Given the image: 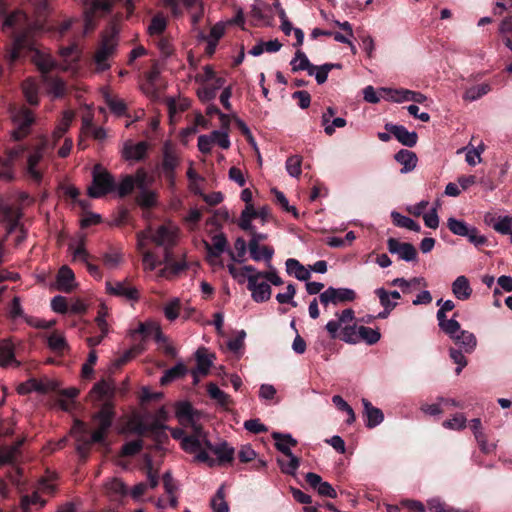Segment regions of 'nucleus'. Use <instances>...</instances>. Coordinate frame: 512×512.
<instances>
[{
  "label": "nucleus",
  "mask_w": 512,
  "mask_h": 512,
  "mask_svg": "<svg viewBox=\"0 0 512 512\" xmlns=\"http://www.w3.org/2000/svg\"><path fill=\"white\" fill-rule=\"evenodd\" d=\"M49 10V0H36L33 3L34 21L21 10L5 16L2 30L12 38V43L6 47L4 59L11 69L21 58L28 56L29 49H34L35 35L49 29L46 23Z\"/></svg>",
  "instance_id": "f257e3e1"
},
{
  "label": "nucleus",
  "mask_w": 512,
  "mask_h": 512,
  "mask_svg": "<svg viewBox=\"0 0 512 512\" xmlns=\"http://www.w3.org/2000/svg\"><path fill=\"white\" fill-rule=\"evenodd\" d=\"M89 394L94 402H102L99 410L92 415L96 429L91 433L92 441L101 444L105 441L116 416L113 402L115 384L113 381L101 380L93 386Z\"/></svg>",
  "instance_id": "f03ea898"
},
{
  "label": "nucleus",
  "mask_w": 512,
  "mask_h": 512,
  "mask_svg": "<svg viewBox=\"0 0 512 512\" xmlns=\"http://www.w3.org/2000/svg\"><path fill=\"white\" fill-rule=\"evenodd\" d=\"M192 426L193 432L189 435H185L182 439L181 448L189 454H194V460L201 463L208 464L209 467L215 465V460L210 457L208 452L205 450V442L207 439L206 432L202 425L197 424L195 419L193 422H189Z\"/></svg>",
  "instance_id": "7ed1b4c3"
},
{
  "label": "nucleus",
  "mask_w": 512,
  "mask_h": 512,
  "mask_svg": "<svg viewBox=\"0 0 512 512\" xmlns=\"http://www.w3.org/2000/svg\"><path fill=\"white\" fill-rule=\"evenodd\" d=\"M120 29L116 23H111L101 35V41L94 54V62L98 71L110 68L109 59L116 53Z\"/></svg>",
  "instance_id": "20e7f679"
},
{
  "label": "nucleus",
  "mask_w": 512,
  "mask_h": 512,
  "mask_svg": "<svg viewBox=\"0 0 512 512\" xmlns=\"http://www.w3.org/2000/svg\"><path fill=\"white\" fill-rule=\"evenodd\" d=\"M117 183L113 175L100 164H96L92 171V184L87 193L91 198L98 199L116 191Z\"/></svg>",
  "instance_id": "39448f33"
},
{
  "label": "nucleus",
  "mask_w": 512,
  "mask_h": 512,
  "mask_svg": "<svg viewBox=\"0 0 512 512\" xmlns=\"http://www.w3.org/2000/svg\"><path fill=\"white\" fill-rule=\"evenodd\" d=\"M56 492V486L49 480L41 479L36 489L31 495H23L20 500V508L22 512H31L33 509L39 510L43 508L47 500L43 496H53Z\"/></svg>",
  "instance_id": "423d86ee"
},
{
  "label": "nucleus",
  "mask_w": 512,
  "mask_h": 512,
  "mask_svg": "<svg viewBox=\"0 0 512 512\" xmlns=\"http://www.w3.org/2000/svg\"><path fill=\"white\" fill-rule=\"evenodd\" d=\"M179 164L180 157L175 147L170 142H166L163 146L161 169L167 185L171 190H174L176 186V169Z\"/></svg>",
  "instance_id": "0eeeda50"
},
{
  "label": "nucleus",
  "mask_w": 512,
  "mask_h": 512,
  "mask_svg": "<svg viewBox=\"0 0 512 512\" xmlns=\"http://www.w3.org/2000/svg\"><path fill=\"white\" fill-rule=\"evenodd\" d=\"M15 128L11 132L14 141H21L31 133V127L35 123L34 113L23 106L13 114Z\"/></svg>",
  "instance_id": "6e6552de"
},
{
  "label": "nucleus",
  "mask_w": 512,
  "mask_h": 512,
  "mask_svg": "<svg viewBox=\"0 0 512 512\" xmlns=\"http://www.w3.org/2000/svg\"><path fill=\"white\" fill-rule=\"evenodd\" d=\"M355 299V291L349 288L329 287L319 295V300L324 306H327L329 303L337 305L339 303L352 302Z\"/></svg>",
  "instance_id": "1a4fd4ad"
},
{
  "label": "nucleus",
  "mask_w": 512,
  "mask_h": 512,
  "mask_svg": "<svg viewBox=\"0 0 512 512\" xmlns=\"http://www.w3.org/2000/svg\"><path fill=\"white\" fill-rule=\"evenodd\" d=\"M27 147L25 145H17L12 148H7L5 150V157L0 156V166L4 169L3 172L0 171V175L5 177L7 180L11 181L14 179L13 175V166L14 162L19 159L23 153L26 151Z\"/></svg>",
  "instance_id": "9d476101"
},
{
  "label": "nucleus",
  "mask_w": 512,
  "mask_h": 512,
  "mask_svg": "<svg viewBox=\"0 0 512 512\" xmlns=\"http://www.w3.org/2000/svg\"><path fill=\"white\" fill-rule=\"evenodd\" d=\"M256 274L247 277V289L251 291L252 299L257 303L266 302L271 297V287L267 282H259Z\"/></svg>",
  "instance_id": "9b49d317"
},
{
  "label": "nucleus",
  "mask_w": 512,
  "mask_h": 512,
  "mask_svg": "<svg viewBox=\"0 0 512 512\" xmlns=\"http://www.w3.org/2000/svg\"><path fill=\"white\" fill-rule=\"evenodd\" d=\"M106 291L111 295L123 297L129 301H138L140 298L139 291L131 286L128 281H116L115 283L107 281Z\"/></svg>",
  "instance_id": "f8f14e48"
},
{
  "label": "nucleus",
  "mask_w": 512,
  "mask_h": 512,
  "mask_svg": "<svg viewBox=\"0 0 512 512\" xmlns=\"http://www.w3.org/2000/svg\"><path fill=\"white\" fill-rule=\"evenodd\" d=\"M387 247L390 253L398 254L402 260L411 262L417 259V250L411 243L400 242L395 238H389L387 240Z\"/></svg>",
  "instance_id": "ddd939ff"
},
{
  "label": "nucleus",
  "mask_w": 512,
  "mask_h": 512,
  "mask_svg": "<svg viewBox=\"0 0 512 512\" xmlns=\"http://www.w3.org/2000/svg\"><path fill=\"white\" fill-rule=\"evenodd\" d=\"M28 55H30L31 61L36 65L43 76L47 75L55 67L54 60L49 54L43 52L37 47L35 39L34 49H29Z\"/></svg>",
  "instance_id": "4468645a"
},
{
  "label": "nucleus",
  "mask_w": 512,
  "mask_h": 512,
  "mask_svg": "<svg viewBox=\"0 0 512 512\" xmlns=\"http://www.w3.org/2000/svg\"><path fill=\"white\" fill-rule=\"evenodd\" d=\"M43 155L44 145L41 144L35 147V149L32 151V153L29 154L27 158V173L30 178L37 184H40L43 179L42 172L36 168L39 162L42 160Z\"/></svg>",
  "instance_id": "2eb2a0df"
},
{
  "label": "nucleus",
  "mask_w": 512,
  "mask_h": 512,
  "mask_svg": "<svg viewBox=\"0 0 512 512\" xmlns=\"http://www.w3.org/2000/svg\"><path fill=\"white\" fill-rule=\"evenodd\" d=\"M385 129L391 133L402 145L414 147L417 144L418 135L416 132L408 131L402 125L387 123Z\"/></svg>",
  "instance_id": "dca6fc26"
},
{
  "label": "nucleus",
  "mask_w": 512,
  "mask_h": 512,
  "mask_svg": "<svg viewBox=\"0 0 512 512\" xmlns=\"http://www.w3.org/2000/svg\"><path fill=\"white\" fill-rule=\"evenodd\" d=\"M149 149V144L146 141H140L133 144L132 141H127L122 150V157L125 160L142 161L146 158Z\"/></svg>",
  "instance_id": "f3484780"
},
{
  "label": "nucleus",
  "mask_w": 512,
  "mask_h": 512,
  "mask_svg": "<svg viewBox=\"0 0 512 512\" xmlns=\"http://www.w3.org/2000/svg\"><path fill=\"white\" fill-rule=\"evenodd\" d=\"M112 10V2L110 0H92L91 5L85 11V30H93L95 23L94 17L96 12L102 11L108 13Z\"/></svg>",
  "instance_id": "a211bd4d"
},
{
  "label": "nucleus",
  "mask_w": 512,
  "mask_h": 512,
  "mask_svg": "<svg viewBox=\"0 0 512 512\" xmlns=\"http://www.w3.org/2000/svg\"><path fill=\"white\" fill-rule=\"evenodd\" d=\"M205 450L213 452L217 456L219 464L231 463L234 460L235 450L225 441L216 446L210 441H206Z\"/></svg>",
  "instance_id": "6ab92c4d"
},
{
  "label": "nucleus",
  "mask_w": 512,
  "mask_h": 512,
  "mask_svg": "<svg viewBox=\"0 0 512 512\" xmlns=\"http://www.w3.org/2000/svg\"><path fill=\"white\" fill-rule=\"evenodd\" d=\"M226 79L224 77L217 78L214 81L203 84L202 87L198 88L197 96L202 102H210L215 99L219 89L224 87Z\"/></svg>",
  "instance_id": "aec40b11"
},
{
  "label": "nucleus",
  "mask_w": 512,
  "mask_h": 512,
  "mask_svg": "<svg viewBox=\"0 0 512 512\" xmlns=\"http://www.w3.org/2000/svg\"><path fill=\"white\" fill-rule=\"evenodd\" d=\"M21 90L25 100L31 106H38L39 99V86L32 78L25 79L21 84Z\"/></svg>",
  "instance_id": "412c9836"
},
{
  "label": "nucleus",
  "mask_w": 512,
  "mask_h": 512,
  "mask_svg": "<svg viewBox=\"0 0 512 512\" xmlns=\"http://www.w3.org/2000/svg\"><path fill=\"white\" fill-rule=\"evenodd\" d=\"M290 65L292 67V72L306 70L310 76L314 75L316 70V65L312 64L307 58L306 54L301 50L296 51L294 58L290 62Z\"/></svg>",
  "instance_id": "4be33fe9"
},
{
  "label": "nucleus",
  "mask_w": 512,
  "mask_h": 512,
  "mask_svg": "<svg viewBox=\"0 0 512 512\" xmlns=\"http://www.w3.org/2000/svg\"><path fill=\"white\" fill-rule=\"evenodd\" d=\"M452 293L459 300H467L471 297L472 288L466 276H458L452 283Z\"/></svg>",
  "instance_id": "5701e85b"
},
{
  "label": "nucleus",
  "mask_w": 512,
  "mask_h": 512,
  "mask_svg": "<svg viewBox=\"0 0 512 512\" xmlns=\"http://www.w3.org/2000/svg\"><path fill=\"white\" fill-rule=\"evenodd\" d=\"M75 279L74 272L68 266H62L57 274V288L60 291L70 293L73 288Z\"/></svg>",
  "instance_id": "b1692460"
},
{
  "label": "nucleus",
  "mask_w": 512,
  "mask_h": 512,
  "mask_svg": "<svg viewBox=\"0 0 512 512\" xmlns=\"http://www.w3.org/2000/svg\"><path fill=\"white\" fill-rule=\"evenodd\" d=\"M362 403L367 417L366 426L368 428H374L383 422L384 414L379 408L374 407L367 399H362Z\"/></svg>",
  "instance_id": "393cba45"
},
{
  "label": "nucleus",
  "mask_w": 512,
  "mask_h": 512,
  "mask_svg": "<svg viewBox=\"0 0 512 512\" xmlns=\"http://www.w3.org/2000/svg\"><path fill=\"white\" fill-rule=\"evenodd\" d=\"M394 158L398 163L403 165L401 173H408L412 171L416 167L418 160L416 154L407 149H401L400 151H398L395 154Z\"/></svg>",
  "instance_id": "a878e982"
},
{
  "label": "nucleus",
  "mask_w": 512,
  "mask_h": 512,
  "mask_svg": "<svg viewBox=\"0 0 512 512\" xmlns=\"http://www.w3.org/2000/svg\"><path fill=\"white\" fill-rule=\"evenodd\" d=\"M151 240L157 246L176 244V235L175 232L169 227L166 225H161L158 227L155 234L151 236Z\"/></svg>",
  "instance_id": "bb28decb"
},
{
  "label": "nucleus",
  "mask_w": 512,
  "mask_h": 512,
  "mask_svg": "<svg viewBox=\"0 0 512 512\" xmlns=\"http://www.w3.org/2000/svg\"><path fill=\"white\" fill-rule=\"evenodd\" d=\"M213 358L214 355L208 354L205 348H199L195 353V359L197 362V366L195 369L198 370L202 376L208 375L210 368L213 364Z\"/></svg>",
  "instance_id": "cd10ccee"
},
{
  "label": "nucleus",
  "mask_w": 512,
  "mask_h": 512,
  "mask_svg": "<svg viewBox=\"0 0 512 512\" xmlns=\"http://www.w3.org/2000/svg\"><path fill=\"white\" fill-rule=\"evenodd\" d=\"M456 345L460 346L466 353H472L477 345L475 335L469 331L462 330L454 338Z\"/></svg>",
  "instance_id": "c85d7f7f"
},
{
  "label": "nucleus",
  "mask_w": 512,
  "mask_h": 512,
  "mask_svg": "<svg viewBox=\"0 0 512 512\" xmlns=\"http://www.w3.org/2000/svg\"><path fill=\"white\" fill-rule=\"evenodd\" d=\"M213 244L205 242V248L210 257L218 258L226 250L228 241L225 234L220 233L212 238Z\"/></svg>",
  "instance_id": "c756f323"
},
{
  "label": "nucleus",
  "mask_w": 512,
  "mask_h": 512,
  "mask_svg": "<svg viewBox=\"0 0 512 512\" xmlns=\"http://www.w3.org/2000/svg\"><path fill=\"white\" fill-rule=\"evenodd\" d=\"M149 438L155 442V448L158 449L161 444H164L169 440L166 433V426L159 421H153L149 423Z\"/></svg>",
  "instance_id": "7c9ffc66"
},
{
  "label": "nucleus",
  "mask_w": 512,
  "mask_h": 512,
  "mask_svg": "<svg viewBox=\"0 0 512 512\" xmlns=\"http://www.w3.org/2000/svg\"><path fill=\"white\" fill-rule=\"evenodd\" d=\"M286 271L288 274H293L300 281H308L311 277L310 271L294 258L286 260Z\"/></svg>",
  "instance_id": "2f4dec72"
},
{
  "label": "nucleus",
  "mask_w": 512,
  "mask_h": 512,
  "mask_svg": "<svg viewBox=\"0 0 512 512\" xmlns=\"http://www.w3.org/2000/svg\"><path fill=\"white\" fill-rule=\"evenodd\" d=\"M175 414L180 422L187 421L189 423L193 422L198 412L193 408L190 402L179 401L175 405Z\"/></svg>",
  "instance_id": "473e14b6"
},
{
  "label": "nucleus",
  "mask_w": 512,
  "mask_h": 512,
  "mask_svg": "<svg viewBox=\"0 0 512 512\" xmlns=\"http://www.w3.org/2000/svg\"><path fill=\"white\" fill-rule=\"evenodd\" d=\"M188 372L186 365L182 362L176 364L174 367L165 371L164 375L160 379V384L166 386L169 383L183 378Z\"/></svg>",
  "instance_id": "72a5a7b5"
},
{
  "label": "nucleus",
  "mask_w": 512,
  "mask_h": 512,
  "mask_svg": "<svg viewBox=\"0 0 512 512\" xmlns=\"http://www.w3.org/2000/svg\"><path fill=\"white\" fill-rule=\"evenodd\" d=\"M106 490L112 500H120L127 495V487L118 478H113L106 484Z\"/></svg>",
  "instance_id": "f704fd0d"
},
{
  "label": "nucleus",
  "mask_w": 512,
  "mask_h": 512,
  "mask_svg": "<svg viewBox=\"0 0 512 512\" xmlns=\"http://www.w3.org/2000/svg\"><path fill=\"white\" fill-rule=\"evenodd\" d=\"M15 360L14 345L8 339L0 340V366H7Z\"/></svg>",
  "instance_id": "c9c22d12"
},
{
  "label": "nucleus",
  "mask_w": 512,
  "mask_h": 512,
  "mask_svg": "<svg viewBox=\"0 0 512 512\" xmlns=\"http://www.w3.org/2000/svg\"><path fill=\"white\" fill-rule=\"evenodd\" d=\"M494 217H491L488 219V216L485 217V222L493 227L495 231L501 234H512L511 226H512V217L511 216H505L498 218L495 222Z\"/></svg>",
  "instance_id": "e433bc0d"
},
{
  "label": "nucleus",
  "mask_w": 512,
  "mask_h": 512,
  "mask_svg": "<svg viewBox=\"0 0 512 512\" xmlns=\"http://www.w3.org/2000/svg\"><path fill=\"white\" fill-rule=\"evenodd\" d=\"M47 345L55 353H63L68 348L65 337L57 331L47 337Z\"/></svg>",
  "instance_id": "4c0bfd02"
},
{
  "label": "nucleus",
  "mask_w": 512,
  "mask_h": 512,
  "mask_svg": "<svg viewBox=\"0 0 512 512\" xmlns=\"http://www.w3.org/2000/svg\"><path fill=\"white\" fill-rule=\"evenodd\" d=\"M255 219L254 205L245 206L241 212L237 225L245 232H249L253 228L252 220Z\"/></svg>",
  "instance_id": "58836bf2"
},
{
  "label": "nucleus",
  "mask_w": 512,
  "mask_h": 512,
  "mask_svg": "<svg viewBox=\"0 0 512 512\" xmlns=\"http://www.w3.org/2000/svg\"><path fill=\"white\" fill-rule=\"evenodd\" d=\"M213 512H229V505L225 501L224 485H221L210 502Z\"/></svg>",
  "instance_id": "ea45409f"
},
{
  "label": "nucleus",
  "mask_w": 512,
  "mask_h": 512,
  "mask_svg": "<svg viewBox=\"0 0 512 512\" xmlns=\"http://www.w3.org/2000/svg\"><path fill=\"white\" fill-rule=\"evenodd\" d=\"M393 223L398 227L407 228L411 231L419 232L421 230L420 225L413 219L406 217L399 212L393 211L391 213Z\"/></svg>",
  "instance_id": "a19ab883"
},
{
  "label": "nucleus",
  "mask_w": 512,
  "mask_h": 512,
  "mask_svg": "<svg viewBox=\"0 0 512 512\" xmlns=\"http://www.w3.org/2000/svg\"><path fill=\"white\" fill-rule=\"evenodd\" d=\"M207 393L211 399L217 401L221 406H226L231 402L230 396L213 382L207 384Z\"/></svg>",
  "instance_id": "79ce46f5"
},
{
  "label": "nucleus",
  "mask_w": 512,
  "mask_h": 512,
  "mask_svg": "<svg viewBox=\"0 0 512 512\" xmlns=\"http://www.w3.org/2000/svg\"><path fill=\"white\" fill-rule=\"evenodd\" d=\"M44 81L47 83L50 93L55 97H62L66 93L65 82L60 78H54L47 75L43 76Z\"/></svg>",
  "instance_id": "37998d69"
},
{
  "label": "nucleus",
  "mask_w": 512,
  "mask_h": 512,
  "mask_svg": "<svg viewBox=\"0 0 512 512\" xmlns=\"http://www.w3.org/2000/svg\"><path fill=\"white\" fill-rule=\"evenodd\" d=\"M358 334L359 341L362 340L368 345L376 344L381 338V334L377 329H372L366 326H359Z\"/></svg>",
  "instance_id": "c03bdc74"
},
{
  "label": "nucleus",
  "mask_w": 512,
  "mask_h": 512,
  "mask_svg": "<svg viewBox=\"0 0 512 512\" xmlns=\"http://www.w3.org/2000/svg\"><path fill=\"white\" fill-rule=\"evenodd\" d=\"M397 97H395V101H413L415 103H423L427 98L424 94L420 92H414L411 90H395L394 91Z\"/></svg>",
  "instance_id": "a18cd8bd"
},
{
  "label": "nucleus",
  "mask_w": 512,
  "mask_h": 512,
  "mask_svg": "<svg viewBox=\"0 0 512 512\" xmlns=\"http://www.w3.org/2000/svg\"><path fill=\"white\" fill-rule=\"evenodd\" d=\"M448 229L457 236L465 237L469 233L471 226H469L463 220H458L456 218L450 217L447 220Z\"/></svg>",
  "instance_id": "49530a36"
},
{
  "label": "nucleus",
  "mask_w": 512,
  "mask_h": 512,
  "mask_svg": "<svg viewBox=\"0 0 512 512\" xmlns=\"http://www.w3.org/2000/svg\"><path fill=\"white\" fill-rule=\"evenodd\" d=\"M491 90V87L487 83H482L467 89L464 93V99L469 101H475L482 96L486 95Z\"/></svg>",
  "instance_id": "de8ad7c7"
},
{
  "label": "nucleus",
  "mask_w": 512,
  "mask_h": 512,
  "mask_svg": "<svg viewBox=\"0 0 512 512\" xmlns=\"http://www.w3.org/2000/svg\"><path fill=\"white\" fill-rule=\"evenodd\" d=\"M167 28V20L162 14H156L148 26V33L153 35H161Z\"/></svg>",
  "instance_id": "09e8293b"
},
{
  "label": "nucleus",
  "mask_w": 512,
  "mask_h": 512,
  "mask_svg": "<svg viewBox=\"0 0 512 512\" xmlns=\"http://www.w3.org/2000/svg\"><path fill=\"white\" fill-rule=\"evenodd\" d=\"M135 188V181L132 175H125L119 185L116 187V191L120 198H124L131 194Z\"/></svg>",
  "instance_id": "8fccbe9b"
},
{
  "label": "nucleus",
  "mask_w": 512,
  "mask_h": 512,
  "mask_svg": "<svg viewBox=\"0 0 512 512\" xmlns=\"http://www.w3.org/2000/svg\"><path fill=\"white\" fill-rule=\"evenodd\" d=\"M136 201L142 208H152L156 204V194L148 189L140 190Z\"/></svg>",
  "instance_id": "3c124183"
},
{
  "label": "nucleus",
  "mask_w": 512,
  "mask_h": 512,
  "mask_svg": "<svg viewBox=\"0 0 512 512\" xmlns=\"http://www.w3.org/2000/svg\"><path fill=\"white\" fill-rule=\"evenodd\" d=\"M73 113L71 111H65L63 113V117L61 122L58 124V126L55 128L53 135L58 140L64 136V134L68 131L71 122L73 120Z\"/></svg>",
  "instance_id": "603ef678"
},
{
  "label": "nucleus",
  "mask_w": 512,
  "mask_h": 512,
  "mask_svg": "<svg viewBox=\"0 0 512 512\" xmlns=\"http://www.w3.org/2000/svg\"><path fill=\"white\" fill-rule=\"evenodd\" d=\"M288 457L290 458L288 462L278 459V464L280 466L282 473L294 476L296 474L297 469L300 466V459L296 457L294 454Z\"/></svg>",
  "instance_id": "864d4df0"
},
{
  "label": "nucleus",
  "mask_w": 512,
  "mask_h": 512,
  "mask_svg": "<svg viewBox=\"0 0 512 512\" xmlns=\"http://www.w3.org/2000/svg\"><path fill=\"white\" fill-rule=\"evenodd\" d=\"M247 247L248 245L245 240L242 237H238L234 242V248L237 253L235 254L233 251L229 250L228 253L230 258L236 262H243Z\"/></svg>",
  "instance_id": "5fc2aeb1"
},
{
  "label": "nucleus",
  "mask_w": 512,
  "mask_h": 512,
  "mask_svg": "<svg viewBox=\"0 0 512 512\" xmlns=\"http://www.w3.org/2000/svg\"><path fill=\"white\" fill-rule=\"evenodd\" d=\"M302 157L293 155L286 160V170L292 177H299L301 175Z\"/></svg>",
  "instance_id": "6e6d98bb"
},
{
  "label": "nucleus",
  "mask_w": 512,
  "mask_h": 512,
  "mask_svg": "<svg viewBox=\"0 0 512 512\" xmlns=\"http://www.w3.org/2000/svg\"><path fill=\"white\" fill-rule=\"evenodd\" d=\"M340 339L346 343L356 344L359 342L358 327L356 325H347L341 331Z\"/></svg>",
  "instance_id": "4d7b16f0"
},
{
  "label": "nucleus",
  "mask_w": 512,
  "mask_h": 512,
  "mask_svg": "<svg viewBox=\"0 0 512 512\" xmlns=\"http://www.w3.org/2000/svg\"><path fill=\"white\" fill-rule=\"evenodd\" d=\"M143 449V441L133 440L126 442L121 448V455L125 457L135 456Z\"/></svg>",
  "instance_id": "13d9d810"
},
{
  "label": "nucleus",
  "mask_w": 512,
  "mask_h": 512,
  "mask_svg": "<svg viewBox=\"0 0 512 512\" xmlns=\"http://www.w3.org/2000/svg\"><path fill=\"white\" fill-rule=\"evenodd\" d=\"M374 293L379 298L380 305L387 310L393 311L397 307V302L391 300L388 291L384 288H377Z\"/></svg>",
  "instance_id": "bf43d9fd"
},
{
  "label": "nucleus",
  "mask_w": 512,
  "mask_h": 512,
  "mask_svg": "<svg viewBox=\"0 0 512 512\" xmlns=\"http://www.w3.org/2000/svg\"><path fill=\"white\" fill-rule=\"evenodd\" d=\"M76 441V451L81 458L85 459L89 455L91 445L95 442L92 441V436L88 439L84 435L78 436Z\"/></svg>",
  "instance_id": "052dcab7"
},
{
  "label": "nucleus",
  "mask_w": 512,
  "mask_h": 512,
  "mask_svg": "<svg viewBox=\"0 0 512 512\" xmlns=\"http://www.w3.org/2000/svg\"><path fill=\"white\" fill-rule=\"evenodd\" d=\"M296 294V287L294 284L290 283L287 285L286 287V292L284 293H278L276 295V300L280 303V304H285V303H289L291 304L293 307H296L297 306V303L295 301H293V298Z\"/></svg>",
  "instance_id": "680f3d73"
},
{
  "label": "nucleus",
  "mask_w": 512,
  "mask_h": 512,
  "mask_svg": "<svg viewBox=\"0 0 512 512\" xmlns=\"http://www.w3.org/2000/svg\"><path fill=\"white\" fill-rule=\"evenodd\" d=\"M272 192L274 193L276 201L278 202V204H280L281 207L285 211L292 213L294 218L298 219L299 218V213H298L297 209L294 206H290L289 205V202H288L286 196L284 195V193L279 191V190H277L276 188L272 189Z\"/></svg>",
  "instance_id": "e2e57ef3"
},
{
  "label": "nucleus",
  "mask_w": 512,
  "mask_h": 512,
  "mask_svg": "<svg viewBox=\"0 0 512 512\" xmlns=\"http://www.w3.org/2000/svg\"><path fill=\"white\" fill-rule=\"evenodd\" d=\"M500 33L505 38V44L512 50V18L506 17L500 24Z\"/></svg>",
  "instance_id": "0e129e2a"
},
{
  "label": "nucleus",
  "mask_w": 512,
  "mask_h": 512,
  "mask_svg": "<svg viewBox=\"0 0 512 512\" xmlns=\"http://www.w3.org/2000/svg\"><path fill=\"white\" fill-rule=\"evenodd\" d=\"M428 509L430 512H461L448 506L445 502H442L439 498H432L427 502Z\"/></svg>",
  "instance_id": "69168bd1"
},
{
  "label": "nucleus",
  "mask_w": 512,
  "mask_h": 512,
  "mask_svg": "<svg viewBox=\"0 0 512 512\" xmlns=\"http://www.w3.org/2000/svg\"><path fill=\"white\" fill-rule=\"evenodd\" d=\"M449 355L453 362L458 365L455 372L459 375L462 369L467 365V359L461 350L455 348H450Z\"/></svg>",
  "instance_id": "338daca9"
},
{
  "label": "nucleus",
  "mask_w": 512,
  "mask_h": 512,
  "mask_svg": "<svg viewBox=\"0 0 512 512\" xmlns=\"http://www.w3.org/2000/svg\"><path fill=\"white\" fill-rule=\"evenodd\" d=\"M466 418L463 414L457 413L451 419L443 422V426L449 429L460 430L466 427Z\"/></svg>",
  "instance_id": "774afa93"
}]
</instances>
